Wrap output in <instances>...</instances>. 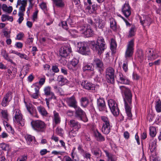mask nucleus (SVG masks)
Wrapping results in <instances>:
<instances>
[{
	"instance_id": "obj_1",
	"label": "nucleus",
	"mask_w": 161,
	"mask_h": 161,
	"mask_svg": "<svg viewBox=\"0 0 161 161\" xmlns=\"http://www.w3.org/2000/svg\"><path fill=\"white\" fill-rule=\"evenodd\" d=\"M121 93L124 95L123 98L125 103V107L127 116L130 118L132 117L131 109L132 107V95L131 91L128 88L124 86L119 87Z\"/></svg>"
},
{
	"instance_id": "obj_2",
	"label": "nucleus",
	"mask_w": 161,
	"mask_h": 161,
	"mask_svg": "<svg viewBox=\"0 0 161 161\" xmlns=\"http://www.w3.org/2000/svg\"><path fill=\"white\" fill-rule=\"evenodd\" d=\"M92 47L94 51H96L98 54H101L104 50L106 44L104 39L101 37H98L96 43L94 41L91 42Z\"/></svg>"
},
{
	"instance_id": "obj_3",
	"label": "nucleus",
	"mask_w": 161,
	"mask_h": 161,
	"mask_svg": "<svg viewBox=\"0 0 161 161\" xmlns=\"http://www.w3.org/2000/svg\"><path fill=\"white\" fill-rule=\"evenodd\" d=\"M27 4V0H23L22 1L21 0H18L17 1L16 7L17 8L18 6L21 5V6L19 8V11L18 13V16L19 18L18 20V22L19 24L21 23L24 19V12L25 11V7Z\"/></svg>"
},
{
	"instance_id": "obj_4",
	"label": "nucleus",
	"mask_w": 161,
	"mask_h": 161,
	"mask_svg": "<svg viewBox=\"0 0 161 161\" xmlns=\"http://www.w3.org/2000/svg\"><path fill=\"white\" fill-rule=\"evenodd\" d=\"M31 124L33 129L38 132H44L46 127V125L44 122L41 120L32 121Z\"/></svg>"
},
{
	"instance_id": "obj_5",
	"label": "nucleus",
	"mask_w": 161,
	"mask_h": 161,
	"mask_svg": "<svg viewBox=\"0 0 161 161\" xmlns=\"http://www.w3.org/2000/svg\"><path fill=\"white\" fill-rule=\"evenodd\" d=\"M101 119L103 124L102 131L103 133L108 134L110 131L111 126L109 120L107 117L105 116H101Z\"/></svg>"
},
{
	"instance_id": "obj_6",
	"label": "nucleus",
	"mask_w": 161,
	"mask_h": 161,
	"mask_svg": "<svg viewBox=\"0 0 161 161\" xmlns=\"http://www.w3.org/2000/svg\"><path fill=\"white\" fill-rule=\"evenodd\" d=\"M114 69L111 67H109L107 69L106 75L108 82L111 84L114 83Z\"/></svg>"
},
{
	"instance_id": "obj_7",
	"label": "nucleus",
	"mask_w": 161,
	"mask_h": 161,
	"mask_svg": "<svg viewBox=\"0 0 161 161\" xmlns=\"http://www.w3.org/2000/svg\"><path fill=\"white\" fill-rule=\"evenodd\" d=\"M108 106L113 114L116 116L119 114V111L117 105L115 101L112 100L110 99L108 101Z\"/></svg>"
},
{
	"instance_id": "obj_8",
	"label": "nucleus",
	"mask_w": 161,
	"mask_h": 161,
	"mask_svg": "<svg viewBox=\"0 0 161 161\" xmlns=\"http://www.w3.org/2000/svg\"><path fill=\"white\" fill-rule=\"evenodd\" d=\"M75 109V117L85 122L87 121L88 119L85 112L79 107H77Z\"/></svg>"
},
{
	"instance_id": "obj_9",
	"label": "nucleus",
	"mask_w": 161,
	"mask_h": 161,
	"mask_svg": "<svg viewBox=\"0 0 161 161\" xmlns=\"http://www.w3.org/2000/svg\"><path fill=\"white\" fill-rule=\"evenodd\" d=\"M134 40H133L128 42L125 54V57L126 59L132 57L134 52Z\"/></svg>"
},
{
	"instance_id": "obj_10",
	"label": "nucleus",
	"mask_w": 161,
	"mask_h": 161,
	"mask_svg": "<svg viewBox=\"0 0 161 161\" xmlns=\"http://www.w3.org/2000/svg\"><path fill=\"white\" fill-rule=\"evenodd\" d=\"M15 121L19 125L23 126L25 123L22 120V116L21 113L20 111L18 109H15L13 112Z\"/></svg>"
},
{
	"instance_id": "obj_11",
	"label": "nucleus",
	"mask_w": 161,
	"mask_h": 161,
	"mask_svg": "<svg viewBox=\"0 0 161 161\" xmlns=\"http://www.w3.org/2000/svg\"><path fill=\"white\" fill-rule=\"evenodd\" d=\"M71 49L69 44H66L61 47L59 50L60 55L63 57H66L71 52Z\"/></svg>"
},
{
	"instance_id": "obj_12",
	"label": "nucleus",
	"mask_w": 161,
	"mask_h": 161,
	"mask_svg": "<svg viewBox=\"0 0 161 161\" xmlns=\"http://www.w3.org/2000/svg\"><path fill=\"white\" fill-rule=\"evenodd\" d=\"M81 85L84 88L88 90L96 91L97 89L99 88L98 85H95L92 83L85 80L82 81Z\"/></svg>"
},
{
	"instance_id": "obj_13",
	"label": "nucleus",
	"mask_w": 161,
	"mask_h": 161,
	"mask_svg": "<svg viewBox=\"0 0 161 161\" xmlns=\"http://www.w3.org/2000/svg\"><path fill=\"white\" fill-rule=\"evenodd\" d=\"M12 92L9 91L3 97L1 103L2 106L5 107L8 105L9 103L11 100L12 98Z\"/></svg>"
},
{
	"instance_id": "obj_14",
	"label": "nucleus",
	"mask_w": 161,
	"mask_h": 161,
	"mask_svg": "<svg viewBox=\"0 0 161 161\" xmlns=\"http://www.w3.org/2000/svg\"><path fill=\"white\" fill-rule=\"evenodd\" d=\"M65 100L69 106L75 108H77V102L74 96H73L70 97H67L66 98Z\"/></svg>"
},
{
	"instance_id": "obj_15",
	"label": "nucleus",
	"mask_w": 161,
	"mask_h": 161,
	"mask_svg": "<svg viewBox=\"0 0 161 161\" xmlns=\"http://www.w3.org/2000/svg\"><path fill=\"white\" fill-rule=\"evenodd\" d=\"M121 11L123 14L126 18H128L131 14V8L128 3H125L122 7Z\"/></svg>"
},
{
	"instance_id": "obj_16",
	"label": "nucleus",
	"mask_w": 161,
	"mask_h": 161,
	"mask_svg": "<svg viewBox=\"0 0 161 161\" xmlns=\"http://www.w3.org/2000/svg\"><path fill=\"white\" fill-rule=\"evenodd\" d=\"M140 22L143 27L149 26L151 23V19L148 16L142 15L140 18Z\"/></svg>"
},
{
	"instance_id": "obj_17",
	"label": "nucleus",
	"mask_w": 161,
	"mask_h": 161,
	"mask_svg": "<svg viewBox=\"0 0 161 161\" xmlns=\"http://www.w3.org/2000/svg\"><path fill=\"white\" fill-rule=\"evenodd\" d=\"M94 20L95 21L94 24L96 27L99 29H102L104 27L105 25V21L101 19H100L99 17L96 16L94 17Z\"/></svg>"
},
{
	"instance_id": "obj_18",
	"label": "nucleus",
	"mask_w": 161,
	"mask_h": 161,
	"mask_svg": "<svg viewBox=\"0 0 161 161\" xmlns=\"http://www.w3.org/2000/svg\"><path fill=\"white\" fill-rule=\"evenodd\" d=\"M17 71V69L16 68L12 67L8 69L7 72L8 75L7 78L9 80L12 79L15 77Z\"/></svg>"
},
{
	"instance_id": "obj_19",
	"label": "nucleus",
	"mask_w": 161,
	"mask_h": 161,
	"mask_svg": "<svg viewBox=\"0 0 161 161\" xmlns=\"http://www.w3.org/2000/svg\"><path fill=\"white\" fill-rule=\"evenodd\" d=\"M81 46L79 48L80 53L83 55H88L90 53V50L87 47V44L86 42L81 43Z\"/></svg>"
},
{
	"instance_id": "obj_20",
	"label": "nucleus",
	"mask_w": 161,
	"mask_h": 161,
	"mask_svg": "<svg viewBox=\"0 0 161 161\" xmlns=\"http://www.w3.org/2000/svg\"><path fill=\"white\" fill-rule=\"evenodd\" d=\"M97 107L100 111H102L104 110L106 105L104 99L103 98L100 97L97 99Z\"/></svg>"
},
{
	"instance_id": "obj_21",
	"label": "nucleus",
	"mask_w": 161,
	"mask_h": 161,
	"mask_svg": "<svg viewBox=\"0 0 161 161\" xmlns=\"http://www.w3.org/2000/svg\"><path fill=\"white\" fill-rule=\"evenodd\" d=\"M119 78V82L124 84H129L130 83L129 80L120 72L118 73Z\"/></svg>"
},
{
	"instance_id": "obj_22",
	"label": "nucleus",
	"mask_w": 161,
	"mask_h": 161,
	"mask_svg": "<svg viewBox=\"0 0 161 161\" xmlns=\"http://www.w3.org/2000/svg\"><path fill=\"white\" fill-rule=\"evenodd\" d=\"M93 64L100 69L103 70L104 65L102 60L97 58H94L93 61Z\"/></svg>"
},
{
	"instance_id": "obj_23",
	"label": "nucleus",
	"mask_w": 161,
	"mask_h": 161,
	"mask_svg": "<svg viewBox=\"0 0 161 161\" xmlns=\"http://www.w3.org/2000/svg\"><path fill=\"white\" fill-rule=\"evenodd\" d=\"M79 63V60L75 58H73L71 61L69 65V68L73 70H76L78 68L77 64Z\"/></svg>"
},
{
	"instance_id": "obj_24",
	"label": "nucleus",
	"mask_w": 161,
	"mask_h": 161,
	"mask_svg": "<svg viewBox=\"0 0 161 161\" xmlns=\"http://www.w3.org/2000/svg\"><path fill=\"white\" fill-rule=\"evenodd\" d=\"M69 124L70 127L76 129L77 131L80 128L81 126V125L78 122L74 120H70Z\"/></svg>"
},
{
	"instance_id": "obj_25",
	"label": "nucleus",
	"mask_w": 161,
	"mask_h": 161,
	"mask_svg": "<svg viewBox=\"0 0 161 161\" xmlns=\"http://www.w3.org/2000/svg\"><path fill=\"white\" fill-rule=\"evenodd\" d=\"M45 95L46 96H50L51 98H54L56 99V97L53 93L51 92V87L49 86H47L44 89Z\"/></svg>"
},
{
	"instance_id": "obj_26",
	"label": "nucleus",
	"mask_w": 161,
	"mask_h": 161,
	"mask_svg": "<svg viewBox=\"0 0 161 161\" xmlns=\"http://www.w3.org/2000/svg\"><path fill=\"white\" fill-rule=\"evenodd\" d=\"M86 37H89L91 36L93 34V31L90 27H85L83 32Z\"/></svg>"
},
{
	"instance_id": "obj_27",
	"label": "nucleus",
	"mask_w": 161,
	"mask_h": 161,
	"mask_svg": "<svg viewBox=\"0 0 161 161\" xmlns=\"http://www.w3.org/2000/svg\"><path fill=\"white\" fill-rule=\"evenodd\" d=\"M94 136L97 138V140L99 142H103L105 140V137L99 132L97 130L94 132Z\"/></svg>"
},
{
	"instance_id": "obj_28",
	"label": "nucleus",
	"mask_w": 161,
	"mask_h": 161,
	"mask_svg": "<svg viewBox=\"0 0 161 161\" xmlns=\"http://www.w3.org/2000/svg\"><path fill=\"white\" fill-rule=\"evenodd\" d=\"M24 102L25 103L27 109L30 114L32 116H35L34 114L36 113V109L32 107V104H30L29 106L25 101H24Z\"/></svg>"
},
{
	"instance_id": "obj_29",
	"label": "nucleus",
	"mask_w": 161,
	"mask_h": 161,
	"mask_svg": "<svg viewBox=\"0 0 161 161\" xmlns=\"http://www.w3.org/2000/svg\"><path fill=\"white\" fill-rule=\"evenodd\" d=\"M105 152L108 158L107 161H116L117 157L115 155L109 153L107 151H105Z\"/></svg>"
},
{
	"instance_id": "obj_30",
	"label": "nucleus",
	"mask_w": 161,
	"mask_h": 161,
	"mask_svg": "<svg viewBox=\"0 0 161 161\" xmlns=\"http://www.w3.org/2000/svg\"><path fill=\"white\" fill-rule=\"evenodd\" d=\"M37 109L39 112L43 116H47L48 113L45 108L42 106H40L37 107Z\"/></svg>"
},
{
	"instance_id": "obj_31",
	"label": "nucleus",
	"mask_w": 161,
	"mask_h": 161,
	"mask_svg": "<svg viewBox=\"0 0 161 161\" xmlns=\"http://www.w3.org/2000/svg\"><path fill=\"white\" fill-rule=\"evenodd\" d=\"M75 148L74 147L72 150L71 153V156L72 159L75 161H78L79 160V158L76 152H75Z\"/></svg>"
},
{
	"instance_id": "obj_32",
	"label": "nucleus",
	"mask_w": 161,
	"mask_h": 161,
	"mask_svg": "<svg viewBox=\"0 0 161 161\" xmlns=\"http://www.w3.org/2000/svg\"><path fill=\"white\" fill-rule=\"evenodd\" d=\"M80 102L81 106L86 107L89 104V100L86 97H82L80 99Z\"/></svg>"
},
{
	"instance_id": "obj_33",
	"label": "nucleus",
	"mask_w": 161,
	"mask_h": 161,
	"mask_svg": "<svg viewBox=\"0 0 161 161\" xmlns=\"http://www.w3.org/2000/svg\"><path fill=\"white\" fill-rule=\"evenodd\" d=\"M148 57L151 58L155 59L156 58V55L154 54L153 50L151 49H148L146 51Z\"/></svg>"
},
{
	"instance_id": "obj_34",
	"label": "nucleus",
	"mask_w": 161,
	"mask_h": 161,
	"mask_svg": "<svg viewBox=\"0 0 161 161\" xmlns=\"http://www.w3.org/2000/svg\"><path fill=\"white\" fill-rule=\"evenodd\" d=\"M2 8L4 11L7 12L8 13H10L12 11L13 8L12 6L8 7L6 5L3 4L2 6Z\"/></svg>"
},
{
	"instance_id": "obj_35",
	"label": "nucleus",
	"mask_w": 161,
	"mask_h": 161,
	"mask_svg": "<svg viewBox=\"0 0 161 161\" xmlns=\"http://www.w3.org/2000/svg\"><path fill=\"white\" fill-rule=\"evenodd\" d=\"M54 121L55 124H59L60 122V118L59 114L56 111L54 112Z\"/></svg>"
},
{
	"instance_id": "obj_36",
	"label": "nucleus",
	"mask_w": 161,
	"mask_h": 161,
	"mask_svg": "<svg viewBox=\"0 0 161 161\" xmlns=\"http://www.w3.org/2000/svg\"><path fill=\"white\" fill-rule=\"evenodd\" d=\"M150 136L152 137H154L157 133L156 128L153 126L151 127L149 129Z\"/></svg>"
},
{
	"instance_id": "obj_37",
	"label": "nucleus",
	"mask_w": 161,
	"mask_h": 161,
	"mask_svg": "<svg viewBox=\"0 0 161 161\" xmlns=\"http://www.w3.org/2000/svg\"><path fill=\"white\" fill-rule=\"evenodd\" d=\"M155 108L158 113L161 112V101L159 99L156 102Z\"/></svg>"
},
{
	"instance_id": "obj_38",
	"label": "nucleus",
	"mask_w": 161,
	"mask_h": 161,
	"mask_svg": "<svg viewBox=\"0 0 161 161\" xmlns=\"http://www.w3.org/2000/svg\"><path fill=\"white\" fill-rule=\"evenodd\" d=\"M25 138L28 144H29L31 142L35 140L34 136L30 135H26L25 136Z\"/></svg>"
},
{
	"instance_id": "obj_39",
	"label": "nucleus",
	"mask_w": 161,
	"mask_h": 161,
	"mask_svg": "<svg viewBox=\"0 0 161 161\" xmlns=\"http://www.w3.org/2000/svg\"><path fill=\"white\" fill-rule=\"evenodd\" d=\"M92 64H85L83 67V71H92L93 70V68L92 67Z\"/></svg>"
},
{
	"instance_id": "obj_40",
	"label": "nucleus",
	"mask_w": 161,
	"mask_h": 161,
	"mask_svg": "<svg viewBox=\"0 0 161 161\" xmlns=\"http://www.w3.org/2000/svg\"><path fill=\"white\" fill-rule=\"evenodd\" d=\"M1 54L6 60L11 62H12V60L9 58L8 54L5 50H3L2 51Z\"/></svg>"
},
{
	"instance_id": "obj_41",
	"label": "nucleus",
	"mask_w": 161,
	"mask_h": 161,
	"mask_svg": "<svg viewBox=\"0 0 161 161\" xmlns=\"http://www.w3.org/2000/svg\"><path fill=\"white\" fill-rule=\"evenodd\" d=\"M156 142H153L149 144V149L151 153H153L156 149Z\"/></svg>"
},
{
	"instance_id": "obj_42",
	"label": "nucleus",
	"mask_w": 161,
	"mask_h": 161,
	"mask_svg": "<svg viewBox=\"0 0 161 161\" xmlns=\"http://www.w3.org/2000/svg\"><path fill=\"white\" fill-rule=\"evenodd\" d=\"M137 56L141 60H142L144 57V55L143 53V51L141 49L138 50L136 53Z\"/></svg>"
},
{
	"instance_id": "obj_43",
	"label": "nucleus",
	"mask_w": 161,
	"mask_h": 161,
	"mask_svg": "<svg viewBox=\"0 0 161 161\" xmlns=\"http://www.w3.org/2000/svg\"><path fill=\"white\" fill-rule=\"evenodd\" d=\"M110 48L112 51H114L116 48L117 44L115 41L113 39H111L110 42Z\"/></svg>"
},
{
	"instance_id": "obj_44",
	"label": "nucleus",
	"mask_w": 161,
	"mask_h": 161,
	"mask_svg": "<svg viewBox=\"0 0 161 161\" xmlns=\"http://www.w3.org/2000/svg\"><path fill=\"white\" fill-rule=\"evenodd\" d=\"M0 147L2 150L7 151L9 149V145L8 144L3 143L0 144Z\"/></svg>"
},
{
	"instance_id": "obj_45",
	"label": "nucleus",
	"mask_w": 161,
	"mask_h": 161,
	"mask_svg": "<svg viewBox=\"0 0 161 161\" xmlns=\"http://www.w3.org/2000/svg\"><path fill=\"white\" fill-rule=\"evenodd\" d=\"M92 153L97 157H99L101 154V151L99 148L93 149Z\"/></svg>"
},
{
	"instance_id": "obj_46",
	"label": "nucleus",
	"mask_w": 161,
	"mask_h": 161,
	"mask_svg": "<svg viewBox=\"0 0 161 161\" xmlns=\"http://www.w3.org/2000/svg\"><path fill=\"white\" fill-rule=\"evenodd\" d=\"M136 29L135 27H132L129 31V34L128 35L129 37H131L134 36L135 35Z\"/></svg>"
},
{
	"instance_id": "obj_47",
	"label": "nucleus",
	"mask_w": 161,
	"mask_h": 161,
	"mask_svg": "<svg viewBox=\"0 0 161 161\" xmlns=\"http://www.w3.org/2000/svg\"><path fill=\"white\" fill-rule=\"evenodd\" d=\"M110 25L111 28L114 31H115L117 29L116 22L114 20L110 21Z\"/></svg>"
},
{
	"instance_id": "obj_48",
	"label": "nucleus",
	"mask_w": 161,
	"mask_h": 161,
	"mask_svg": "<svg viewBox=\"0 0 161 161\" xmlns=\"http://www.w3.org/2000/svg\"><path fill=\"white\" fill-rule=\"evenodd\" d=\"M102 75L100 73L99 75H97L95 78V80L97 82H100L103 81V79L102 77Z\"/></svg>"
},
{
	"instance_id": "obj_49",
	"label": "nucleus",
	"mask_w": 161,
	"mask_h": 161,
	"mask_svg": "<svg viewBox=\"0 0 161 161\" xmlns=\"http://www.w3.org/2000/svg\"><path fill=\"white\" fill-rule=\"evenodd\" d=\"M58 80L59 82H61L63 83H65L67 82V80L66 78H64L62 75L58 76Z\"/></svg>"
},
{
	"instance_id": "obj_50",
	"label": "nucleus",
	"mask_w": 161,
	"mask_h": 161,
	"mask_svg": "<svg viewBox=\"0 0 161 161\" xmlns=\"http://www.w3.org/2000/svg\"><path fill=\"white\" fill-rule=\"evenodd\" d=\"M34 38L32 35H30L29 34L28 38L27 39L26 42L29 44L32 43L33 41Z\"/></svg>"
},
{
	"instance_id": "obj_51",
	"label": "nucleus",
	"mask_w": 161,
	"mask_h": 161,
	"mask_svg": "<svg viewBox=\"0 0 161 161\" xmlns=\"http://www.w3.org/2000/svg\"><path fill=\"white\" fill-rule=\"evenodd\" d=\"M60 25H61L62 27L64 29L66 30H68V25L66 21H63L61 22L60 23Z\"/></svg>"
},
{
	"instance_id": "obj_52",
	"label": "nucleus",
	"mask_w": 161,
	"mask_h": 161,
	"mask_svg": "<svg viewBox=\"0 0 161 161\" xmlns=\"http://www.w3.org/2000/svg\"><path fill=\"white\" fill-rule=\"evenodd\" d=\"M76 130H72L70 132H69V136L70 138H72L75 136L77 134Z\"/></svg>"
},
{
	"instance_id": "obj_53",
	"label": "nucleus",
	"mask_w": 161,
	"mask_h": 161,
	"mask_svg": "<svg viewBox=\"0 0 161 161\" xmlns=\"http://www.w3.org/2000/svg\"><path fill=\"white\" fill-rule=\"evenodd\" d=\"M63 130L61 128L58 127L56 129V133L59 136H62L63 134Z\"/></svg>"
},
{
	"instance_id": "obj_54",
	"label": "nucleus",
	"mask_w": 161,
	"mask_h": 161,
	"mask_svg": "<svg viewBox=\"0 0 161 161\" xmlns=\"http://www.w3.org/2000/svg\"><path fill=\"white\" fill-rule=\"evenodd\" d=\"M27 157L25 155H23L19 157L17 161H26Z\"/></svg>"
},
{
	"instance_id": "obj_55",
	"label": "nucleus",
	"mask_w": 161,
	"mask_h": 161,
	"mask_svg": "<svg viewBox=\"0 0 161 161\" xmlns=\"http://www.w3.org/2000/svg\"><path fill=\"white\" fill-rule=\"evenodd\" d=\"M62 161H74V160L69 156H65L64 157Z\"/></svg>"
},
{
	"instance_id": "obj_56",
	"label": "nucleus",
	"mask_w": 161,
	"mask_h": 161,
	"mask_svg": "<svg viewBox=\"0 0 161 161\" xmlns=\"http://www.w3.org/2000/svg\"><path fill=\"white\" fill-rule=\"evenodd\" d=\"M1 113L3 118L5 119H7L8 114L6 111L2 110L1 112Z\"/></svg>"
},
{
	"instance_id": "obj_57",
	"label": "nucleus",
	"mask_w": 161,
	"mask_h": 161,
	"mask_svg": "<svg viewBox=\"0 0 161 161\" xmlns=\"http://www.w3.org/2000/svg\"><path fill=\"white\" fill-rule=\"evenodd\" d=\"M33 86L36 87L35 88V93H38L39 90L40 88V86H39V84L37 83H36L34 84Z\"/></svg>"
},
{
	"instance_id": "obj_58",
	"label": "nucleus",
	"mask_w": 161,
	"mask_h": 161,
	"mask_svg": "<svg viewBox=\"0 0 161 161\" xmlns=\"http://www.w3.org/2000/svg\"><path fill=\"white\" fill-rule=\"evenodd\" d=\"M24 34L22 32H20L16 36V39L18 40H21L22 38L24 36Z\"/></svg>"
},
{
	"instance_id": "obj_59",
	"label": "nucleus",
	"mask_w": 161,
	"mask_h": 161,
	"mask_svg": "<svg viewBox=\"0 0 161 161\" xmlns=\"http://www.w3.org/2000/svg\"><path fill=\"white\" fill-rule=\"evenodd\" d=\"M122 68L124 70L125 72H126L127 71L128 68L127 61H125V63L123 64V65Z\"/></svg>"
},
{
	"instance_id": "obj_60",
	"label": "nucleus",
	"mask_w": 161,
	"mask_h": 161,
	"mask_svg": "<svg viewBox=\"0 0 161 161\" xmlns=\"http://www.w3.org/2000/svg\"><path fill=\"white\" fill-rule=\"evenodd\" d=\"M52 69L53 71L55 73H58L59 71V69L56 65H53Z\"/></svg>"
},
{
	"instance_id": "obj_61",
	"label": "nucleus",
	"mask_w": 161,
	"mask_h": 161,
	"mask_svg": "<svg viewBox=\"0 0 161 161\" xmlns=\"http://www.w3.org/2000/svg\"><path fill=\"white\" fill-rule=\"evenodd\" d=\"M77 149L79 153H80L81 154H84L85 152L83 149L82 146L80 145H79L78 146Z\"/></svg>"
},
{
	"instance_id": "obj_62",
	"label": "nucleus",
	"mask_w": 161,
	"mask_h": 161,
	"mask_svg": "<svg viewBox=\"0 0 161 161\" xmlns=\"http://www.w3.org/2000/svg\"><path fill=\"white\" fill-rule=\"evenodd\" d=\"M40 6L41 8L43 10H45L47 9V6L45 3H42L40 5Z\"/></svg>"
},
{
	"instance_id": "obj_63",
	"label": "nucleus",
	"mask_w": 161,
	"mask_h": 161,
	"mask_svg": "<svg viewBox=\"0 0 161 161\" xmlns=\"http://www.w3.org/2000/svg\"><path fill=\"white\" fill-rule=\"evenodd\" d=\"M84 156L87 159H88V158L90 159L91 155L89 153H87V152L85 151L84 153Z\"/></svg>"
},
{
	"instance_id": "obj_64",
	"label": "nucleus",
	"mask_w": 161,
	"mask_h": 161,
	"mask_svg": "<svg viewBox=\"0 0 161 161\" xmlns=\"http://www.w3.org/2000/svg\"><path fill=\"white\" fill-rule=\"evenodd\" d=\"M15 46L18 48H21L23 47V44L20 42H17L15 43Z\"/></svg>"
}]
</instances>
